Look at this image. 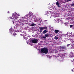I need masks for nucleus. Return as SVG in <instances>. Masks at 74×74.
Listing matches in <instances>:
<instances>
[{
	"mask_svg": "<svg viewBox=\"0 0 74 74\" xmlns=\"http://www.w3.org/2000/svg\"><path fill=\"white\" fill-rule=\"evenodd\" d=\"M21 22H22L20 20H18L17 22H16L15 23H16V25L14 27V29H16L17 27H19V29H21V26L19 25V23Z\"/></svg>",
	"mask_w": 74,
	"mask_h": 74,
	"instance_id": "nucleus-1",
	"label": "nucleus"
},
{
	"mask_svg": "<svg viewBox=\"0 0 74 74\" xmlns=\"http://www.w3.org/2000/svg\"><path fill=\"white\" fill-rule=\"evenodd\" d=\"M41 52L47 54L48 53V49L46 47L42 48L41 50Z\"/></svg>",
	"mask_w": 74,
	"mask_h": 74,
	"instance_id": "nucleus-2",
	"label": "nucleus"
},
{
	"mask_svg": "<svg viewBox=\"0 0 74 74\" xmlns=\"http://www.w3.org/2000/svg\"><path fill=\"white\" fill-rule=\"evenodd\" d=\"M20 16L19 14H17V13L15 14L14 16H12V17L13 18V19H14L15 20H18V18H19V17Z\"/></svg>",
	"mask_w": 74,
	"mask_h": 74,
	"instance_id": "nucleus-3",
	"label": "nucleus"
},
{
	"mask_svg": "<svg viewBox=\"0 0 74 74\" xmlns=\"http://www.w3.org/2000/svg\"><path fill=\"white\" fill-rule=\"evenodd\" d=\"M60 48L61 51L63 52V51H64V50L63 49H66L67 48H66V46H60Z\"/></svg>",
	"mask_w": 74,
	"mask_h": 74,
	"instance_id": "nucleus-4",
	"label": "nucleus"
},
{
	"mask_svg": "<svg viewBox=\"0 0 74 74\" xmlns=\"http://www.w3.org/2000/svg\"><path fill=\"white\" fill-rule=\"evenodd\" d=\"M31 41L32 43H34V44H35L36 43H37L38 42V40L37 39H32L31 40Z\"/></svg>",
	"mask_w": 74,
	"mask_h": 74,
	"instance_id": "nucleus-5",
	"label": "nucleus"
},
{
	"mask_svg": "<svg viewBox=\"0 0 74 74\" xmlns=\"http://www.w3.org/2000/svg\"><path fill=\"white\" fill-rule=\"evenodd\" d=\"M9 32L10 33H12L13 32V35H14V36H15V35H16V34H15V31H12V29H9Z\"/></svg>",
	"mask_w": 74,
	"mask_h": 74,
	"instance_id": "nucleus-6",
	"label": "nucleus"
},
{
	"mask_svg": "<svg viewBox=\"0 0 74 74\" xmlns=\"http://www.w3.org/2000/svg\"><path fill=\"white\" fill-rule=\"evenodd\" d=\"M30 25L31 26H34L36 25V24L34 23L33 22H31V23Z\"/></svg>",
	"mask_w": 74,
	"mask_h": 74,
	"instance_id": "nucleus-7",
	"label": "nucleus"
},
{
	"mask_svg": "<svg viewBox=\"0 0 74 74\" xmlns=\"http://www.w3.org/2000/svg\"><path fill=\"white\" fill-rule=\"evenodd\" d=\"M39 28L40 29V30H39L40 31V32H42V30H44V28H43V27H39Z\"/></svg>",
	"mask_w": 74,
	"mask_h": 74,
	"instance_id": "nucleus-8",
	"label": "nucleus"
},
{
	"mask_svg": "<svg viewBox=\"0 0 74 74\" xmlns=\"http://www.w3.org/2000/svg\"><path fill=\"white\" fill-rule=\"evenodd\" d=\"M60 32V31L58 29H55L54 30V32L56 34H58L59 32Z\"/></svg>",
	"mask_w": 74,
	"mask_h": 74,
	"instance_id": "nucleus-9",
	"label": "nucleus"
},
{
	"mask_svg": "<svg viewBox=\"0 0 74 74\" xmlns=\"http://www.w3.org/2000/svg\"><path fill=\"white\" fill-rule=\"evenodd\" d=\"M50 36V34H46L45 35V37H49V36Z\"/></svg>",
	"mask_w": 74,
	"mask_h": 74,
	"instance_id": "nucleus-10",
	"label": "nucleus"
},
{
	"mask_svg": "<svg viewBox=\"0 0 74 74\" xmlns=\"http://www.w3.org/2000/svg\"><path fill=\"white\" fill-rule=\"evenodd\" d=\"M44 30H48V28L47 27H43Z\"/></svg>",
	"mask_w": 74,
	"mask_h": 74,
	"instance_id": "nucleus-11",
	"label": "nucleus"
},
{
	"mask_svg": "<svg viewBox=\"0 0 74 74\" xmlns=\"http://www.w3.org/2000/svg\"><path fill=\"white\" fill-rule=\"evenodd\" d=\"M47 33V30H45L43 32V34H45Z\"/></svg>",
	"mask_w": 74,
	"mask_h": 74,
	"instance_id": "nucleus-12",
	"label": "nucleus"
},
{
	"mask_svg": "<svg viewBox=\"0 0 74 74\" xmlns=\"http://www.w3.org/2000/svg\"><path fill=\"white\" fill-rule=\"evenodd\" d=\"M62 56V53H60L58 55V57H59V56H60V57H61V56Z\"/></svg>",
	"mask_w": 74,
	"mask_h": 74,
	"instance_id": "nucleus-13",
	"label": "nucleus"
},
{
	"mask_svg": "<svg viewBox=\"0 0 74 74\" xmlns=\"http://www.w3.org/2000/svg\"><path fill=\"white\" fill-rule=\"evenodd\" d=\"M56 5H59V2L57 1L56 2Z\"/></svg>",
	"mask_w": 74,
	"mask_h": 74,
	"instance_id": "nucleus-14",
	"label": "nucleus"
},
{
	"mask_svg": "<svg viewBox=\"0 0 74 74\" xmlns=\"http://www.w3.org/2000/svg\"><path fill=\"white\" fill-rule=\"evenodd\" d=\"M54 39H55V40H58V37L56 36L54 37Z\"/></svg>",
	"mask_w": 74,
	"mask_h": 74,
	"instance_id": "nucleus-15",
	"label": "nucleus"
},
{
	"mask_svg": "<svg viewBox=\"0 0 74 74\" xmlns=\"http://www.w3.org/2000/svg\"><path fill=\"white\" fill-rule=\"evenodd\" d=\"M71 5L72 7H73L74 6V3L71 4Z\"/></svg>",
	"mask_w": 74,
	"mask_h": 74,
	"instance_id": "nucleus-16",
	"label": "nucleus"
},
{
	"mask_svg": "<svg viewBox=\"0 0 74 74\" xmlns=\"http://www.w3.org/2000/svg\"><path fill=\"white\" fill-rule=\"evenodd\" d=\"M73 25H70V28H71V27H73Z\"/></svg>",
	"mask_w": 74,
	"mask_h": 74,
	"instance_id": "nucleus-17",
	"label": "nucleus"
},
{
	"mask_svg": "<svg viewBox=\"0 0 74 74\" xmlns=\"http://www.w3.org/2000/svg\"><path fill=\"white\" fill-rule=\"evenodd\" d=\"M42 38H44V39H45L46 38V37L45 36H43L42 37Z\"/></svg>",
	"mask_w": 74,
	"mask_h": 74,
	"instance_id": "nucleus-18",
	"label": "nucleus"
},
{
	"mask_svg": "<svg viewBox=\"0 0 74 74\" xmlns=\"http://www.w3.org/2000/svg\"><path fill=\"white\" fill-rule=\"evenodd\" d=\"M72 0H67L66 1L67 2H69V1H71Z\"/></svg>",
	"mask_w": 74,
	"mask_h": 74,
	"instance_id": "nucleus-19",
	"label": "nucleus"
},
{
	"mask_svg": "<svg viewBox=\"0 0 74 74\" xmlns=\"http://www.w3.org/2000/svg\"><path fill=\"white\" fill-rule=\"evenodd\" d=\"M30 13L31 15H33V13L32 12H29V14Z\"/></svg>",
	"mask_w": 74,
	"mask_h": 74,
	"instance_id": "nucleus-20",
	"label": "nucleus"
},
{
	"mask_svg": "<svg viewBox=\"0 0 74 74\" xmlns=\"http://www.w3.org/2000/svg\"><path fill=\"white\" fill-rule=\"evenodd\" d=\"M69 46H70V44H68L67 45V47H69Z\"/></svg>",
	"mask_w": 74,
	"mask_h": 74,
	"instance_id": "nucleus-21",
	"label": "nucleus"
},
{
	"mask_svg": "<svg viewBox=\"0 0 74 74\" xmlns=\"http://www.w3.org/2000/svg\"><path fill=\"white\" fill-rule=\"evenodd\" d=\"M58 7H60H60H61V6L59 5H58Z\"/></svg>",
	"mask_w": 74,
	"mask_h": 74,
	"instance_id": "nucleus-22",
	"label": "nucleus"
},
{
	"mask_svg": "<svg viewBox=\"0 0 74 74\" xmlns=\"http://www.w3.org/2000/svg\"><path fill=\"white\" fill-rule=\"evenodd\" d=\"M7 13H8V14H10V12H9V11H8L7 12Z\"/></svg>",
	"mask_w": 74,
	"mask_h": 74,
	"instance_id": "nucleus-23",
	"label": "nucleus"
},
{
	"mask_svg": "<svg viewBox=\"0 0 74 74\" xmlns=\"http://www.w3.org/2000/svg\"><path fill=\"white\" fill-rule=\"evenodd\" d=\"M73 71H74V70L73 69H72V71H73Z\"/></svg>",
	"mask_w": 74,
	"mask_h": 74,
	"instance_id": "nucleus-24",
	"label": "nucleus"
},
{
	"mask_svg": "<svg viewBox=\"0 0 74 74\" xmlns=\"http://www.w3.org/2000/svg\"><path fill=\"white\" fill-rule=\"evenodd\" d=\"M45 21H47V20H45V21H44L45 22Z\"/></svg>",
	"mask_w": 74,
	"mask_h": 74,
	"instance_id": "nucleus-25",
	"label": "nucleus"
},
{
	"mask_svg": "<svg viewBox=\"0 0 74 74\" xmlns=\"http://www.w3.org/2000/svg\"><path fill=\"white\" fill-rule=\"evenodd\" d=\"M69 34V33L68 32H67V34Z\"/></svg>",
	"mask_w": 74,
	"mask_h": 74,
	"instance_id": "nucleus-26",
	"label": "nucleus"
},
{
	"mask_svg": "<svg viewBox=\"0 0 74 74\" xmlns=\"http://www.w3.org/2000/svg\"><path fill=\"white\" fill-rule=\"evenodd\" d=\"M49 27H51V25H49Z\"/></svg>",
	"mask_w": 74,
	"mask_h": 74,
	"instance_id": "nucleus-27",
	"label": "nucleus"
},
{
	"mask_svg": "<svg viewBox=\"0 0 74 74\" xmlns=\"http://www.w3.org/2000/svg\"><path fill=\"white\" fill-rule=\"evenodd\" d=\"M13 24H15V23L13 22Z\"/></svg>",
	"mask_w": 74,
	"mask_h": 74,
	"instance_id": "nucleus-28",
	"label": "nucleus"
},
{
	"mask_svg": "<svg viewBox=\"0 0 74 74\" xmlns=\"http://www.w3.org/2000/svg\"><path fill=\"white\" fill-rule=\"evenodd\" d=\"M11 18V17H9V18Z\"/></svg>",
	"mask_w": 74,
	"mask_h": 74,
	"instance_id": "nucleus-29",
	"label": "nucleus"
},
{
	"mask_svg": "<svg viewBox=\"0 0 74 74\" xmlns=\"http://www.w3.org/2000/svg\"><path fill=\"white\" fill-rule=\"evenodd\" d=\"M47 12H48V11H47Z\"/></svg>",
	"mask_w": 74,
	"mask_h": 74,
	"instance_id": "nucleus-30",
	"label": "nucleus"
}]
</instances>
